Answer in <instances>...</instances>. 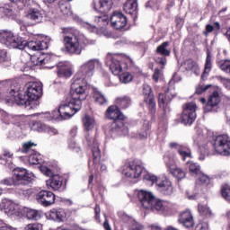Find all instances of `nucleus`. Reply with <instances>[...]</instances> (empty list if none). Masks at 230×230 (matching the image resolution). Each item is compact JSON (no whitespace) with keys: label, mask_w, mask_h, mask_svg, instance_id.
Masks as SVG:
<instances>
[{"label":"nucleus","mask_w":230,"mask_h":230,"mask_svg":"<svg viewBox=\"0 0 230 230\" xmlns=\"http://www.w3.org/2000/svg\"><path fill=\"white\" fill-rule=\"evenodd\" d=\"M101 208H100V205L96 204L95 205V208H94V213H95V216H94V218L95 220H100V213H101Z\"/></svg>","instance_id":"obj_63"},{"label":"nucleus","mask_w":230,"mask_h":230,"mask_svg":"<svg viewBox=\"0 0 230 230\" xmlns=\"http://www.w3.org/2000/svg\"><path fill=\"white\" fill-rule=\"evenodd\" d=\"M175 23H176L177 28H182V26H184V18H182L181 16H176Z\"/></svg>","instance_id":"obj_58"},{"label":"nucleus","mask_w":230,"mask_h":230,"mask_svg":"<svg viewBox=\"0 0 230 230\" xmlns=\"http://www.w3.org/2000/svg\"><path fill=\"white\" fill-rule=\"evenodd\" d=\"M171 148H175L176 152L181 157V161L191 158V149L188 146L179 145L175 142L170 144Z\"/></svg>","instance_id":"obj_25"},{"label":"nucleus","mask_w":230,"mask_h":230,"mask_svg":"<svg viewBox=\"0 0 230 230\" xmlns=\"http://www.w3.org/2000/svg\"><path fill=\"white\" fill-rule=\"evenodd\" d=\"M220 194L222 199H224L226 202H230V185L227 183L221 185Z\"/></svg>","instance_id":"obj_41"},{"label":"nucleus","mask_w":230,"mask_h":230,"mask_svg":"<svg viewBox=\"0 0 230 230\" xmlns=\"http://www.w3.org/2000/svg\"><path fill=\"white\" fill-rule=\"evenodd\" d=\"M189 172L190 175H196V177H198L202 172V171L200 170V165L196 163H192L190 164Z\"/></svg>","instance_id":"obj_49"},{"label":"nucleus","mask_w":230,"mask_h":230,"mask_svg":"<svg viewBox=\"0 0 230 230\" xmlns=\"http://www.w3.org/2000/svg\"><path fill=\"white\" fill-rule=\"evenodd\" d=\"M149 209H155V211H158V213H163V211L166 209V207L164 206V204L161 199L155 200V198L153 207L149 208Z\"/></svg>","instance_id":"obj_48"},{"label":"nucleus","mask_w":230,"mask_h":230,"mask_svg":"<svg viewBox=\"0 0 230 230\" xmlns=\"http://www.w3.org/2000/svg\"><path fill=\"white\" fill-rule=\"evenodd\" d=\"M159 78H161V68H155L153 74V80L157 84V82H159Z\"/></svg>","instance_id":"obj_56"},{"label":"nucleus","mask_w":230,"mask_h":230,"mask_svg":"<svg viewBox=\"0 0 230 230\" xmlns=\"http://www.w3.org/2000/svg\"><path fill=\"white\" fill-rule=\"evenodd\" d=\"M3 155L7 159H12L13 157V153H11L10 150L4 148L3 149Z\"/></svg>","instance_id":"obj_62"},{"label":"nucleus","mask_w":230,"mask_h":230,"mask_svg":"<svg viewBox=\"0 0 230 230\" xmlns=\"http://www.w3.org/2000/svg\"><path fill=\"white\" fill-rule=\"evenodd\" d=\"M92 100H93V102L96 105H105V103L109 102L107 95H105L103 92L100 91L98 88L92 89Z\"/></svg>","instance_id":"obj_26"},{"label":"nucleus","mask_w":230,"mask_h":230,"mask_svg":"<svg viewBox=\"0 0 230 230\" xmlns=\"http://www.w3.org/2000/svg\"><path fill=\"white\" fill-rule=\"evenodd\" d=\"M53 60H55V58L49 55H47L44 58L40 59V58H38V62L34 63L35 66H43L44 67H46V66H48V64H50L51 62H53Z\"/></svg>","instance_id":"obj_47"},{"label":"nucleus","mask_w":230,"mask_h":230,"mask_svg":"<svg viewBox=\"0 0 230 230\" xmlns=\"http://www.w3.org/2000/svg\"><path fill=\"white\" fill-rule=\"evenodd\" d=\"M0 184L2 186H17V184H15V180L13 179V176L1 180Z\"/></svg>","instance_id":"obj_51"},{"label":"nucleus","mask_w":230,"mask_h":230,"mask_svg":"<svg viewBox=\"0 0 230 230\" xmlns=\"http://www.w3.org/2000/svg\"><path fill=\"white\" fill-rule=\"evenodd\" d=\"M198 177V181L199 182V184H201V186H209V184H211V178H209V176H208V174H205L204 172H200L199 175L197 176Z\"/></svg>","instance_id":"obj_46"},{"label":"nucleus","mask_w":230,"mask_h":230,"mask_svg":"<svg viewBox=\"0 0 230 230\" xmlns=\"http://www.w3.org/2000/svg\"><path fill=\"white\" fill-rule=\"evenodd\" d=\"M84 143L92 150L94 168H98L102 161V150H100V142L98 141V131H91L85 134Z\"/></svg>","instance_id":"obj_6"},{"label":"nucleus","mask_w":230,"mask_h":230,"mask_svg":"<svg viewBox=\"0 0 230 230\" xmlns=\"http://www.w3.org/2000/svg\"><path fill=\"white\" fill-rule=\"evenodd\" d=\"M145 167L141 164V162L137 160H132L127 162L122 167V174L128 179H139Z\"/></svg>","instance_id":"obj_9"},{"label":"nucleus","mask_w":230,"mask_h":230,"mask_svg":"<svg viewBox=\"0 0 230 230\" xmlns=\"http://www.w3.org/2000/svg\"><path fill=\"white\" fill-rule=\"evenodd\" d=\"M62 33L64 35L63 43L66 53L69 55H82V45L80 40V31L75 27H64L62 28Z\"/></svg>","instance_id":"obj_4"},{"label":"nucleus","mask_w":230,"mask_h":230,"mask_svg":"<svg viewBox=\"0 0 230 230\" xmlns=\"http://www.w3.org/2000/svg\"><path fill=\"white\" fill-rule=\"evenodd\" d=\"M217 66L223 73L229 75L230 76V59H225L217 62Z\"/></svg>","instance_id":"obj_43"},{"label":"nucleus","mask_w":230,"mask_h":230,"mask_svg":"<svg viewBox=\"0 0 230 230\" xmlns=\"http://www.w3.org/2000/svg\"><path fill=\"white\" fill-rule=\"evenodd\" d=\"M222 102L220 98V93L217 91H214L208 99L207 104L204 107V112H217V107L218 103Z\"/></svg>","instance_id":"obj_22"},{"label":"nucleus","mask_w":230,"mask_h":230,"mask_svg":"<svg viewBox=\"0 0 230 230\" xmlns=\"http://www.w3.org/2000/svg\"><path fill=\"white\" fill-rule=\"evenodd\" d=\"M180 224H182L184 227L187 229H191L195 226V220L193 219V214H191V210L185 209L179 215L178 219Z\"/></svg>","instance_id":"obj_23"},{"label":"nucleus","mask_w":230,"mask_h":230,"mask_svg":"<svg viewBox=\"0 0 230 230\" xmlns=\"http://www.w3.org/2000/svg\"><path fill=\"white\" fill-rule=\"evenodd\" d=\"M25 215L28 220H40V212L32 208H26Z\"/></svg>","instance_id":"obj_40"},{"label":"nucleus","mask_w":230,"mask_h":230,"mask_svg":"<svg viewBox=\"0 0 230 230\" xmlns=\"http://www.w3.org/2000/svg\"><path fill=\"white\" fill-rule=\"evenodd\" d=\"M72 75L73 70L69 66H64L62 63L58 65V76L59 78H71Z\"/></svg>","instance_id":"obj_33"},{"label":"nucleus","mask_w":230,"mask_h":230,"mask_svg":"<svg viewBox=\"0 0 230 230\" xmlns=\"http://www.w3.org/2000/svg\"><path fill=\"white\" fill-rule=\"evenodd\" d=\"M123 11L125 13H128L133 17V21L137 19V1H127L123 5Z\"/></svg>","instance_id":"obj_27"},{"label":"nucleus","mask_w":230,"mask_h":230,"mask_svg":"<svg viewBox=\"0 0 230 230\" xmlns=\"http://www.w3.org/2000/svg\"><path fill=\"white\" fill-rule=\"evenodd\" d=\"M22 38L13 35V32L10 31H0V42L5 44L7 48L13 49H22L24 48L23 44H21Z\"/></svg>","instance_id":"obj_12"},{"label":"nucleus","mask_w":230,"mask_h":230,"mask_svg":"<svg viewBox=\"0 0 230 230\" xmlns=\"http://www.w3.org/2000/svg\"><path fill=\"white\" fill-rule=\"evenodd\" d=\"M20 44H23V48L19 49H25V48H28L31 51H42L49 48V42L42 39L27 41L22 38Z\"/></svg>","instance_id":"obj_18"},{"label":"nucleus","mask_w":230,"mask_h":230,"mask_svg":"<svg viewBox=\"0 0 230 230\" xmlns=\"http://www.w3.org/2000/svg\"><path fill=\"white\" fill-rule=\"evenodd\" d=\"M26 3H28V2H24V1H11L9 3V4H5L2 8L4 10H5L6 12H8V13H10V12H13V9L15 10V8H18V10H23L24 6H26Z\"/></svg>","instance_id":"obj_34"},{"label":"nucleus","mask_w":230,"mask_h":230,"mask_svg":"<svg viewBox=\"0 0 230 230\" xmlns=\"http://www.w3.org/2000/svg\"><path fill=\"white\" fill-rule=\"evenodd\" d=\"M180 119L183 125H193V122L197 119V105L187 103L182 114L180 115ZM176 123H180V120L176 119Z\"/></svg>","instance_id":"obj_13"},{"label":"nucleus","mask_w":230,"mask_h":230,"mask_svg":"<svg viewBox=\"0 0 230 230\" xmlns=\"http://www.w3.org/2000/svg\"><path fill=\"white\" fill-rule=\"evenodd\" d=\"M142 96L144 98V103L148 111V114L151 116V119H155V113L157 112V103L155 102V95L154 90L148 84H144L142 89Z\"/></svg>","instance_id":"obj_8"},{"label":"nucleus","mask_w":230,"mask_h":230,"mask_svg":"<svg viewBox=\"0 0 230 230\" xmlns=\"http://www.w3.org/2000/svg\"><path fill=\"white\" fill-rule=\"evenodd\" d=\"M111 25L117 31H123L127 28L128 19L121 12L115 11L110 17Z\"/></svg>","instance_id":"obj_16"},{"label":"nucleus","mask_w":230,"mask_h":230,"mask_svg":"<svg viewBox=\"0 0 230 230\" xmlns=\"http://www.w3.org/2000/svg\"><path fill=\"white\" fill-rule=\"evenodd\" d=\"M208 155H211V152H209V146L208 144L199 146V161H204Z\"/></svg>","instance_id":"obj_45"},{"label":"nucleus","mask_w":230,"mask_h":230,"mask_svg":"<svg viewBox=\"0 0 230 230\" xmlns=\"http://www.w3.org/2000/svg\"><path fill=\"white\" fill-rule=\"evenodd\" d=\"M183 66L186 71H193V67H195V62L193 59L189 58L184 61Z\"/></svg>","instance_id":"obj_52"},{"label":"nucleus","mask_w":230,"mask_h":230,"mask_svg":"<svg viewBox=\"0 0 230 230\" xmlns=\"http://www.w3.org/2000/svg\"><path fill=\"white\" fill-rule=\"evenodd\" d=\"M134 79V75L130 72H122L119 75V80L122 84H129L131 80Z\"/></svg>","instance_id":"obj_50"},{"label":"nucleus","mask_w":230,"mask_h":230,"mask_svg":"<svg viewBox=\"0 0 230 230\" xmlns=\"http://www.w3.org/2000/svg\"><path fill=\"white\" fill-rule=\"evenodd\" d=\"M28 161L30 164H42V155L37 151H34L29 155Z\"/></svg>","instance_id":"obj_38"},{"label":"nucleus","mask_w":230,"mask_h":230,"mask_svg":"<svg viewBox=\"0 0 230 230\" xmlns=\"http://www.w3.org/2000/svg\"><path fill=\"white\" fill-rule=\"evenodd\" d=\"M95 22H98L99 24L102 22H109V16L103 14L101 16H96L95 17Z\"/></svg>","instance_id":"obj_54"},{"label":"nucleus","mask_w":230,"mask_h":230,"mask_svg":"<svg viewBox=\"0 0 230 230\" xmlns=\"http://www.w3.org/2000/svg\"><path fill=\"white\" fill-rule=\"evenodd\" d=\"M198 211L200 215H208L209 208L206 205L199 204L198 206Z\"/></svg>","instance_id":"obj_53"},{"label":"nucleus","mask_w":230,"mask_h":230,"mask_svg":"<svg viewBox=\"0 0 230 230\" xmlns=\"http://www.w3.org/2000/svg\"><path fill=\"white\" fill-rule=\"evenodd\" d=\"M208 89H209V85L199 86L196 88V94H202V93H206Z\"/></svg>","instance_id":"obj_61"},{"label":"nucleus","mask_w":230,"mask_h":230,"mask_svg":"<svg viewBox=\"0 0 230 230\" xmlns=\"http://www.w3.org/2000/svg\"><path fill=\"white\" fill-rule=\"evenodd\" d=\"M24 230H40L39 223L29 224L24 227Z\"/></svg>","instance_id":"obj_57"},{"label":"nucleus","mask_w":230,"mask_h":230,"mask_svg":"<svg viewBox=\"0 0 230 230\" xmlns=\"http://www.w3.org/2000/svg\"><path fill=\"white\" fill-rule=\"evenodd\" d=\"M211 69H213V56L211 55V51L208 49L206 61L204 65V71L201 75L202 80H206V78L209 76V73H211Z\"/></svg>","instance_id":"obj_29"},{"label":"nucleus","mask_w":230,"mask_h":230,"mask_svg":"<svg viewBox=\"0 0 230 230\" xmlns=\"http://www.w3.org/2000/svg\"><path fill=\"white\" fill-rule=\"evenodd\" d=\"M24 93H19V91L11 90L9 92L10 100H13L17 105L25 106L27 111L37 109L40 102L39 98L42 96V85L37 82H30L26 85Z\"/></svg>","instance_id":"obj_2"},{"label":"nucleus","mask_w":230,"mask_h":230,"mask_svg":"<svg viewBox=\"0 0 230 230\" xmlns=\"http://www.w3.org/2000/svg\"><path fill=\"white\" fill-rule=\"evenodd\" d=\"M58 7L63 15H69L71 13V4H69V2L60 1L58 2Z\"/></svg>","instance_id":"obj_42"},{"label":"nucleus","mask_w":230,"mask_h":230,"mask_svg":"<svg viewBox=\"0 0 230 230\" xmlns=\"http://www.w3.org/2000/svg\"><path fill=\"white\" fill-rule=\"evenodd\" d=\"M137 197L141 206L144 207L145 209H150V208H154L155 197H154V194H152V192L139 190Z\"/></svg>","instance_id":"obj_21"},{"label":"nucleus","mask_w":230,"mask_h":230,"mask_svg":"<svg viewBox=\"0 0 230 230\" xmlns=\"http://www.w3.org/2000/svg\"><path fill=\"white\" fill-rule=\"evenodd\" d=\"M84 129L86 133L89 132H97L96 130H93L94 128V119H93L88 114H85L82 119Z\"/></svg>","instance_id":"obj_32"},{"label":"nucleus","mask_w":230,"mask_h":230,"mask_svg":"<svg viewBox=\"0 0 230 230\" xmlns=\"http://www.w3.org/2000/svg\"><path fill=\"white\" fill-rule=\"evenodd\" d=\"M173 98H175V95H172L170 91H167L165 93H159L158 107L163 109V119H166L168 118V114L172 111L170 103H172V100H173Z\"/></svg>","instance_id":"obj_15"},{"label":"nucleus","mask_w":230,"mask_h":230,"mask_svg":"<svg viewBox=\"0 0 230 230\" xmlns=\"http://www.w3.org/2000/svg\"><path fill=\"white\" fill-rule=\"evenodd\" d=\"M1 206L5 213H13L16 208L15 203L10 199H3Z\"/></svg>","instance_id":"obj_37"},{"label":"nucleus","mask_w":230,"mask_h":230,"mask_svg":"<svg viewBox=\"0 0 230 230\" xmlns=\"http://www.w3.org/2000/svg\"><path fill=\"white\" fill-rule=\"evenodd\" d=\"M195 230H208V225L206 223H199L196 226Z\"/></svg>","instance_id":"obj_64"},{"label":"nucleus","mask_w":230,"mask_h":230,"mask_svg":"<svg viewBox=\"0 0 230 230\" xmlns=\"http://www.w3.org/2000/svg\"><path fill=\"white\" fill-rule=\"evenodd\" d=\"M152 133V124L150 121L146 120L144 121L141 128L137 132V137L141 140H145L148 138V136Z\"/></svg>","instance_id":"obj_30"},{"label":"nucleus","mask_w":230,"mask_h":230,"mask_svg":"<svg viewBox=\"0 0 230 230\" xmlns=\"http://www.w3.org/2000/svg\"><path fill=\"white\" fill-rule=\"evenodd\" d=\"M105 118L113 120L111 124L110 132H112V134L123 132L127 117L121 112V109L118 105L109 106L105 111Z\"/></svg>","instance_id":"obj_5"},{"label":"nucleus","mask_w":230,"mask_h":230,"mask_svg":"<svg viewBox=\"0 0 230 230\" xmlns=\"http://www.w3.org/2000/svg\"><path fill=\"white\" fill-rule=\"evenodd\" d=\"M146 179V181H150L152 184H155V188L161 195H164L165 197L173 195V185L172 184V181L167 177H157L153 174H147Z\"/></svg>","instance_id":"obj_7"},{"label":"nucleus","mask_w":230,"mask_h":230,"mask_svg":"<svg viewBox=\"0 0 230 230\" xmlns=\"http://www.w3.org/2000/svg\"><path fill=\"white\" fill-rule=\"evenodd\" d=\"M215 31V27L211 24H207L205 27V31H203V35H205V37H208V35H209V33Z\"/></svg>","instance_id":"obj_55"},{"label":"nucleus","mask_w":230,"mask_h":230,"mask_svg":"<svg viewBox=\"0 0 230 230\" xmlns=\"http://www.w3.org/2000/svg\"><path fill=\"white\" fill-rule=\"evenodd\" d=\"M49 217L52 220H58V222H62L64 218H66V211L62 208H52L49 211Z\"/></svg>","instance_id":"obj_36"},{"label":"nucleus","mask_w":230,"mask_h":230,"mask_svg":"<svg viewBox=\"0 0 230 230\" xmlns=\"http://www.w3.org/2000/svg\"><path fill=\"white\" fill-rule=\"evenodd\" d=\"M31 128L36 132H44L46 130V124L39 120H32L31 122Z\"/></svg>","instance_id":"obj_44"},{"label":"nucleus","mask_w":230,"mask_h":230,"mask_svg":"<svg viewBox=\"0 0 230 230\" xmlns=\"http://www.w3.org/2000/svg\"><path fill=\"white\" fill-rule=\"evenodd\" d=\"M214 150L219 155H230V137L227 134L218 135L213 143Z\"/></svg>","instance_id":"obj_11"},{"label":"nucleus","mask_w":230,"mask_h":230,"mask_svg":"<svg viewBox=\"0 0 230 230\" xmlns=\"http://www.w3.org/2000/svg\"><path fill=\"white\" fill-rule=\"evenodd\" d=\"M146 8H152L153 10H159V7H157V2L155 1H148L146 4Z\"/></svg>","instance_id":"obj_59"},{"label":"nucleus","mask_w":230,"mask_h":230,"mask_svg":"<svg viewBox=\"0 0 230 230\" xmlns=\"http://www.w3.org/2000/svg\"><path fill=\"white\" fill-rule=\"evenodd\" d=\"M87 99V93L84 90H78L75 85L70 87L69 95L61 102L58 111L49 112L36 113L32 116H42L43 119L49 121L50 119H57L59 116L61 119H71L76 112L82 111L83 102Z\"/></svg>","instance_id":"obj_1"},{"label":"nucleus","mask_w":230,"mask_h":230,"mask_svg":"<svg viewBox=\"0 0 230 230\" xmlns=\"http://www.w3.org/2000/svg\"><path fill=\"white\" fill-rule=\"evenodd\" d=\"M115 103L119 109H128V106L132 105V99L128 95L118 97L115 100Z\"/></svg>","instance_id":"obj_35"},{"label":"nucleus","mask_w":230,"mask_h":230,"mask_svg":"<svg viewBox=\"0 0 230 230\" xmlns=\"http://www.w3.org/2000/svg\"><path fill=\"white\" fill-rule=\"evenodd\" d=\"M121 58H123L121 54H109L106 58V63L108 66H110V70L111 71L112 75H115L116 76L123 73Z\"/></svg>","instance_id":"obj_14"},{"label":"nucleus","mask_w":230,"mask_h":230,"mask_svg":"<svg viewBox=\"0 0 230 230\" xmlns=\"http://www.w3.org/2000/svg\"><path fill=\"white\" fill-rule=\"evenodd\" d=\"M41 172H43L44 175H47V177L53 176V172L51 171V169L48 168L47 166L41 167Z\"/></svg>","instance_id":"obj_60"},{"label":"nucleus","mask_w":230,"mask_h":230,"mask_svg":"<svg viewBox=\"0 0 230 230\" xmlns=\"http://www.w3.org/2000/svg\"><path fill=\"white\" fill-rule=\"evenodd\" d=\"M166 168L168 172L178 181L186 179V171L181 167H178L173 162L166 163Z\"/></svg>","instance_id":"obj_24"},{"label":"nucleus","mask_w":230,"mask_h":230,"mask_svg":"<svg viewBox=\"0 0 230 230\" xmlns=\"http://www.w3.org/2000/svg\"><path fill=\"white\" fill-rule=\"evenodd\" d=\"M13 177L16 186L30 184L33 181L32 175L28 172V170L21 167L13 169Z\"/></svg>","instance_id":"obj_17"},{"label":"nucleus","mask_w":230,"mask_h":230,"mask_svg":"<svg viewBox=\"0 0 230 230\" xmlns=\"http://www.w3.org/2000/svg\"><path fill=\"white\" fill-rule=\"evenodd\" d=\"M47 186H49L54 191H66L67 179L60 174L53 175L47 181Z\"/></svg>","instance_id":"obj_19"},{"label":"nucleus","mask_w":230,"mask_h":230,"mask_svg":"<svg viewBox=\"0 0 230 230\" xmlns=\"http://www.w3.org/2000/svg\"><path fill=\"white\" fill-rule=\"evenodd\" d=\"M112 1H96L93 3V8L100 13H109L112 10Z\"/></svg>","instance_id":"obj_28"},{"label":"nucleus","mask_w":230,"mask_h":230,"mask_svg":"<svg viewBox=\"0 0 230 230\" xmlns=\"http://www.w3.org/2000/svg\"><path fill=\"white\" fill-rule=\"evenodd\" d=\"M27 17L30 19V21H33L36 23L42 22V19H44L42 11L37 8H31L27 14Z\"/></svg>","instance_id":"obj_31"},{"label":"nucleus","mask_w":230,"mask_h":230,"mask_svg":"<svg viewBox=\"0 0 230 230\" xmlns=\"http://www.w3.org/2000/svg\"><path fill=\"white\" fill-rule=\"evenodd\" d=\"M36 200L40 206H43V208H49V206L55 204L57 198L55 197V193L51 192V190H43L36 194Z\"/></svg>","instance_id":"obj_20"},{"label":"nucleus","mask_w":230,"mask_h":230,"mask_svg":"<svg viewBox=\"0 0 230 230\" xmlns=\"http://www.w3.org/2000/svg\"><path fill=\"white\" fill-rule=\"evenodd\" d=\"M96 64H99L98 59H90L84 62L74 75L71 87L73 88L75 85L78 91L83 90V93H86L87 85L85 84V80H89L94 75Z\"/></svg>","instance_id":"obj_3"},{"label":"nucleus","mask_w":230,"mask_h":230,"mask_svg":"<svg viewBox=\"0 0 230 230\" xmlns=\"http://www.w3.org/2000/svg\"><path fill=\"white\" fill-rule=\"evenodd\" d=\"M168 46H170V41H164L155 50V54L154 60L155 64L160 66V69H164V67H166V64L168 63L166 57L172 55V50L167 49Z\"/></svg>","instance_id":"obj_10"},{"label":"nucleus","mask_w":230,"mask_h":230,"mask_svg":"<svg viewBox=\"0 0 230 230\" xmlns=\"http://www.w3.org/2000/svg\"><path fill=\"white\" fill-rule=\"evenodd\" d=\"M34 146H37V144L28 141L22 144V148H20V152L22 154H33L35 152V149H33Z\"/></svg>","instance_id":"obj_39"}]
</instances>
